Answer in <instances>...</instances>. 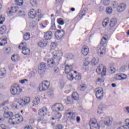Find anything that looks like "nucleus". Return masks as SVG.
Here are the masks:
<instances>
[{
  "label": "nucleus",
  "mask_w": 129,
  "mask_h": 129,
  "mask_svg": "<svg viewBox=\"0 0 129 129\" xmlns=\"http://www.w3.org/2000/svg\"><path fill=\"white\" fill-rule=\"evenodd\" d=\"M102 2L104 6H108L109 5V0H102Z\"/></svg>",
  "instance_id": "47"
},
{
  "label": "nucleus",
  "mask_w": 129,
  "mask_h": 129,
  "mask_svg": "<svg viewBox=\"0 0 129 129\" xmlns=\"http://www.w3.org/2000/svg\"><path fill=\"white\" fill-rule=\"evenodd\" d=\"M90 126L91 129H99V125L96 121V119L93 118L90 120Z\"/></svg>",
  "instance_id": "5"
},
{
  "label": "nucleus",
  "mask_w": 129,
  "mask_h": 129,
  "mask_svg": "<svg viewBox=\"0 0 129 129\" xmlns=\"http://www.w3.org/2000/svg\"><path fill=\"white\" fill-rule=\"evenodd\" d=\"M50 82L48 81H43L39 85V91H45V90H47L49 88V86H50Z\"/></svg>",
  "instance_id": "3"
},
{
  "label": "nucleus",
  "mask_w": 129,
  "mask_h": 129,
  "mask_svg": "<svg viewBox=\"0 0 129 129\" xmlns=\"http://www.w3.org/2000/svg\"><path fill=\"white\" fill-rule=\"evenodd\" d=\"M96 96L97 99L100 100L103 97V89L102 88H99L96 92Z\"/></svg>",
  "instance_id": "8"
},
{
  "label": "nucleus",
  "mask_w": 129,
  "mask_h": 129,
  "mask_svg": "<svg viewBox=\"0 0 129 129\" xmlns=\"http://www.w3.org/2000/svg\"><path fill=\"white\" fill-rule=\"evenodd\" d=\"M47 64L50 66V67H53L55 64V62L54 61V59L52 58H49L47 60Z\"/></svg>",
  "instance_id": "27"
},
{
  "label": "nucleus",
  "mask_w": 129,
  "mask_h": 129,
  "mask_svg": "<svg viewBox=\"0 0 129 129\" xmlns=\"http://www.w3.org/2000/svg\"><path fill=\"white\" fill-rule=\"evenodd\" d=\"M23 38L25 41H28V40H30L31 35H30V33H26L24 34Z\"/></svg>",
  "instance_id": "35"
},
{
  "label": "nucleus",
  "mask_w": 129,
  "mask_h": 129,
  "mask_svg": "<svg viewBox=\"0 0 129 129\" xmlns=\"http://www.w3.org/2000/svg\"><path fill=\"white\" fill-rule=\"evenodd\" d=\"M38 46L40 47L41 48H43V47H45V43H44V41H40L38 43Z\"/></svg>",
  "instance_id": "48"
},
{
  "label": "nucleus",
  "mask_w": 129,
  "mask_h": 129,
  "mask_svg": "<svg viewBox=\"0 0 129 129\" xmlns=\"http://www.w3.org/2000/svg\"><path fill=\"white\" fill-rule=\"evenodd\" d=\"M30 4L32 7L36 6L37 5V0H30Z\"/></svg>",
  "instance_id": "49"
},
{
  "label": "nucleus",
  "mask_w": 129,
  "mask_h": 129,
  "mask_svg": "<svg viewBox=\"0 0 129 129\" xmlns=\"http://www.w3.org/2000/svg\"><path fill=\"white\" fill-rule=\"evenodd\" d=\"M52 111H62L64 109V106L62 104L56 103L52 106Z\"/></svg>",
  "instance_id": "6"
},
{
  "label": "nucleus",
  "mask_w": 129,
  "mask_h": 129,
  "mask_svg": "<svg viewBox=\"0 0 129 129\" xmlns=\"http://www.w3.org/2000/svg\"><path fill=\"white\" fill-rule=\"evenodd\" d=\"M24 100L26 104H28V103H29L30 101H31V100L30 99V98H29V97H25L24 99Z\"/></svg>",
  "instance_id": "51"
},
{
  "label": "nucleus",
  "mask_w": 129,
  "mask_h": 129,
  "mask_svg": "<svg viewBox=\"0 0 129 129\" xmlns=\"http://www.w3.org/2000/svg\"><path fill=\"white\" fill-rule=\"evenodd\" d=\"M57 23L58 24H59V25H60L61 26H63V25L65 24V22H64V20H63L62 18L58 19Z\"/></svg>",
  "instance_id": "41"
},
{
  "label": "nucleus",
  "mask_w": 129,
  "mask_h": 129,
  "mask_svg": "<svg viewBox=\"0 0 129 129\" xmlns=\"http://www.w3.org/2000/svg\"><path fill=\"white\" fill-rule=\"evenodd\" d=\"M109 71L110 73L112 74V73H114L115 72V69L110 67L109 69Z\"/></svg>",
  "instance_id": "52"
},
{
  "label": "nucleus",
  "mask_w": 129,
  "mask_h": 129,
  "mask_svg": "<svg viewBox=\"0 0 129 129\" xmlns=\"http://www.w3.org/2000/svg\"><path fill=\"white\" fill-rule=\"evenodd\" d=\"M72 98L74 99V100H78L79 99V95L77 92H75L73 93Z\"/></svg>",
  "instance_id": "32"
},
{
  "label": "nucleus",
  "mask_w": 129,
  "mask_h": 129,
  "mask_svg": "<svg viewBox=\"0 0 129 129\" xmlns=\"http://www.w3.org/2000/svg\"><path fill=\"white\" fill-rule=\"evenodd\" d=\"M6 19L3 17V16L0 15V24L1 25H3L4 22H5V20Z\"/></svg>",
  "instance_id": "50"
},
{
  "label": "nucleus",
  "mask_w": 129,
  "mask_h": 129,
  "mask_svg": "<svg viewBox=\"0 0 129 129\" xmlns=\"http://www.w3.org/2000/svg\"><path fill=\"white\" fill-rule=\"evenodd\" d=\"M11 52V48H6V52L7 54H10Z\"/></svg>",
  "instance_id": "61"
},
{
  "label": "nucleus",
  "mask_w": 129,
  "mask_h": 129,
  "mask_svg": "<svg viewBox=\"0 0 129 129\" xmlns=\"http://www.w3.org/2000/svg\"><path fill=\"white\" fill-rule=\"evenodd\" d=\"M107 108V106L105 105H99L98 106V109L97 111V113L99 114H101Z\"/></svg>",
  "instance_id": "14"
},
{
  "label": "nucleus",
  "mask_w": 129,
  "mask_h": 129,
  "mask_svg": "<svg viewBox=\"0 0 129 129\" xmlns=\"http://www.w3.org/2000/svg\"><path fill=\"white\" fill-rule=\"evenodd\" d=\"M52 36L53 34L52 33V32H47L45 34L44 38L46 40H50V39H52Z\"/></svg>",
  "instance_id": "22"
},
{
  "label": "nucleus",
  "mask_w": 129,
  "mask_h": 129,
  "mask_svg": "<svg viewBox=\"0 0 129 129\" xmlns=\"http://www.w3.org/2000/svg\"><path fill=\"white\" fill-rule=\"evenodd\" d=\"M67 102L69 103V104H70V103H72V98L69 97L67 98Z\"/></svg>",
  "instance_id": "57"
},
{
  "label": "nucleus",
  "mask_w": 129,
  "mask_h": 129,
  "mask_svg": "<svg viewBox=\"0 0 129 129\" xmlns=\"http://www.w3.org/2000/svg\"><path fill=\"white\" fill-rule=\"evenodd\" d=\"M124 10H125V4L124 3L119 4L117 8V11L118 13H121V12H123Z\"/></svg>",
  "instance_id": "17"
},
{
  "label": "nucleus",
  "mask_w": 129,
  "mask_h": 129,
  "mask_svg": "<svg viewBox=\"0 0 129 129\" xmlns=\"http://www.w3.org/2000/svg\"><path fill=\"white\" fill-rule=\"evenodd\" d=\"M18 48L20 50L22 49V53L24 55H29L30 54V49L24 46V43H21L19 45Z\"/></svg>",
  "instance_id": "9"
},
{
  "label": "nucleus",
  "mask_w": 129,
  "mask_h": 129,
  "mask_svg": "<svg viewBox=\"0 0 129 129\" xmlns=\"http://www.w3.org/2000/svg\"><path fill=\"white\" fill-rule=\"evenodd\" d=\"M117 129H129V126L127 125L121 126L119 127Z\"/></svg>",
  "instance_id": "55"
},
{
  "label": "nucleus",
  "mask_w": 129,
  "mask_h": 129,
  "mask_svg": "<svg viewBox=\"0 0 129 129\" xmlns=\"http://www.w3.org/2000/svg\"><path fill=\"white\" fill-rule=\"evenodd\" d=\"M62 56H63V52H62V51L58 50V49L52 51V57L54 59L62 57Z\"/></svg>",
  "instance_id": "10"
},
{
  "label": "nucleus",
  "mask_w": 129,
  "mask_h": 129,
  "mask_svg": "<svg viewBox=\"0 0 129 129\" xmlns=\"http://www.w3.org/2000/svg\"><path fill=\"white\" fill-rule=\"evenodd\" d=\"M66 57L68 60H71L72 59H73L74 56L72 54H68L66 55Z\"/></svg>",
  "instance_id": "42"
},
{
  "label": "nucleus",
  "mask_w": 129,
  "mask_h": 129,
  "mask_svg": "<svg viewBox=\"0 0 129 129\" xmlns=\"http://www.w3.org/2000/svg\"><path fill=\"white\" fill-rule=\"evenodd\" d=\"M24 120V118L23 116H20L19 114H16L15 115H13L9 118V122L10 124H12V125H16V124H18L19 122H22Z\"/></svg>",
  "instance_id": "1"
},
{
  "label": "nucleus",
  "mask_w": 129,
  "mask_h": 129,
  "mask_svg": "<svg viewBox=\"0 0 129 129\" xmlns=\"http://www.w3.org/2000/svg\"><path fill=\"white\" fill-rule=\"evenodd\" d=\"M116 80H124L127 78V76L124 74L121 75H116L115 76Z\"/></svg>",
  "instance_id": "18"
},
{
  "label": "nucleus",
  "mask_w": 129,
  "mask_h": 129,
  "mask_svg": "<svg viewBox=\"0 0 129 129\" xmlns=\"http://www.w3.org/2000/svg\"><path fill=\"white\" fill-rule=\"evenodd\" d=\"M112 8L111 7H108L106 9V13L108 15H110V14L112 13Z\"/></svg>",
  "instance_id": "37"
},
{
  "label": "nucleus",
  "mask_w": 129,
  "mask_h": 129,
  "mask_svg": "<svg viewBox=\"0 0 129 129\" xmlns=\"http://www.w3.org/2000/svg\"><path fill=\"white\" fill-rule=\"evenodd\" d=\"M38 69L39 74H44L46 70V63L45 62H41L38 67Z\"/></svg>",
  "instance_id": "11"
},
{
  "label": "nucleus",
  "mask_w": 129,
  "mask_h": 129,
  "mask_svg": "<svg viewBox=\"0 0 129 129\" xmlns=\"http://www.w3.org/2000/svg\"><path fill=\"white\" fill-rule=\"evenodd\" d=\"M116 19H113L110 21L109 26L110 28H113L116 25Z\"/></svg>",
  "instance_id": "30"
},
{
  "label": "nucleus",
  "mask_w": 129,
  "mask_h": 129,
  "mask_svg": "<svg viewBox=\"0 0 129 129\" xmlns=\"http://www.w3.org/2000/svg\"><path fill=\"white\" fill-rule=\"evenodd\" d=\"M18 14L20 17H23V16H25V12H24L22 11H20L19 12Z\"/></svg>",
  "instance_id": "58"
},
{
  "label": "nucleus",
  "mask_w": 129,
  "mask_h": 129,
  "mask_svg": "<svg viewBox=\"0 0 129 129\" xmlns=\"http://www.w3.org/2000/svg\"><path fill=\"white\" fill-rule=\"evenodd\" d=\"M118 4H117V3L116 2H113L112 3V7L113 8H116L117 7Z\"/></svg>",
  "instance_id": "63"
},
{
  "label": "nucleus",
  "mask_w": 129,
  "mask_h": 129,
  "mask_svg": "<svg viewBox=\"0 0 129 129\" xmlns=\"http://www.w3.org/2000/svg\"><path fill=\"white\" fill-rule=\"evenodd\" d=\"M16 12L17 9L16 7H11V10H10V9H8L7 10L8 16H11V15H13V13H16Z\"/></svg>",
  "instance_id": "23"
},
{
  "label": "nucleus",
  "mask_w": 129,
  "mask_h": 129,
  "mask_svg": "<svg viewBox=\"0 0 129 129\" xmlns=\"http://www.w3.org/2000/svg\"><path fill=\"white\" fill-rule=\"evenodd\" d=\"M72 70V66L67 65L65 67V73L68 74H70Z\"/></svg>",
  "instance_id": "28"
},
{
  "label": "nucleus",
  "mask_w": 129,
  "mask_h": 129,
  "mask_svg": "<svg viewBox=\"0 0 129 129\" xmlns=\"http://www.w3.org/2000/svg\"><path fill=\"white\" fill-rule=\"evenodd\" d=\"M7 31V27L5 26H3L0 28V34L1 35H4Z\"/></svg>",
  "instance_id": "31"
},
{
  "label": "nucleus",
  "mask_w": 129,
  "mask_h": 129,
  "mask_svg": "<svg viewBox=\"0 0 129 129\" xmlns=\"http://www.w3.org/2000/svg\"><path fill=\"white\" fill-rule=\"evenodd\" d=\"M75 79L76 80H81V74L80 73H78L75 76Z\"/></svg>",
  "instance_id": "39"
},
{
  "label": "nucleus",
  "mask_w": 129,
  "mask_h": 129,
  "mask_svg": "<svg viewBox=\"0 0 129 129\" xmlns=\"http://www.w3.org/2000/svg\"><path fill=\"white\" fill-rule=\"evenodd\" d=\"M112 123V117H106L105 119L104 124L107 126H109Z\"/></svg>",
  "instance_id": "16"
},
{
  "label": "nucleus",
  "mask_w": 129,
  "mask_h": 129,
  "mask_svg": "<svg viewBox=\"0 0 129 129\" xmlns=\"http://www.w3.org/2000/svg\"><path fill=\"white\" fill-rule=\"evenodd\" d=\"M106 54V48L104 46H99V49L98 50V55L99 57H104Z\"/></svg>",
  "instance_id": "7"
},
{
  "label": "nucleus",
  "mask_w": 129,
  "mask_h": 129,
  "mask_svg": "<svg viewBox=\"0 0 129 129\" xmlns=\"http://www.w3.org/2000/svg\"><path fill=\"white\" fill-rule=\"evenodd\" d=\"M47 96L50 98H53V97H54V91H53L52 89L48 90Z\"/></svg>",
  "instance_id": "26"
},
{
  "label": "nucleus",
  "mask_w": 129,
  "mask_h": 129,
  "mask_svg": "<svg viewBox=\"0 0 129 129\" xmlns=\"http://www.w3.org/2000/svg\"><path fill=\"white\" fill-rule=\"evenodd\" d=\"M97 73H101L102 76H105L106 74V67L103 64H100L96 69Z\"/></svg>",
  "instance_id": "4"
},
{
  "label": "nucleus",
  "mask_w": 129,
  "mask_h": 129,
  "mask_svg": "<svg viewBox=\"0 0 129 129\" xmlns=\"http://www.w3.org/2000/svg\"><path fill=\"white\" fill-rule=\"evenodd\" d=\"M28 82V80L27 79H24V80H20L19 81V82H20V83H21V84H24L25 83V82Z\"/></svg>",
  "instance_id": "62"
},
{
  "label": "nucleus",
  "mask_w": 129,
  "mask_h": 129,
  "mask_svg": "<svg viewBox=\"0 0 129 129\" xmlns=\"http://www.w3.org/2000/svg\"><path fill=\"white\" fill-rule=\"evenodd\" d=\"M80 90H81V91H83L84 90H85L86 89V86L83 85H81L80 86Z\"/></svg>",
  "instance_id": "53"
},
{
  "label": "nucleus",
  "mask_w": 129,
  "mask_h": 129,
  "mask_svg": "<svg viewBox=\"0 0 129 129\" xmlns=\"http://www.w3.org/2000/svg\"><path fill=\"white\" fill-rule=\"evenodd\" d=\"M48 25V21H45L43 23L40 24L41 28H46Z\"/></svg>",
  "instance_id": "45"
},
{
  "label": "nucleus",
  "mask_w": 129,
  "mask_h": 129,
  "mask_svg": "<svg viewBox=\"0 0 129 129\" xmlns=\"http://www.w3.org/2000/svg\"><path fill=\"white\" fill-rule=\"evenodd\" d=\"M108 23H109V18H106L103 21L102 25L104 27H106V26L108 25Z\"/></svg>",
  "instance_id": "34"
},
{
  "label": "nucleus",
  "mask_w": 129,
  "mask_h": 129,
  "mask_svg": "<svg viewBox=\"0 0 129 129\" xmlns=\"http://www.w3.org/2000/svg\"><path fill=\"white\" fill-rule=\"evenodd\" d=\"M107 35H105L101 40V46H103V45H105V44L106 43V41H107Z\"/></svg>",
  "instance_id": "24"
},
{
  "label": "nucleus",
  "mask_w": 129,
  "mask_h": 129,
  "mask_svg": "<svg viewBox=\"0 0 129 129\" xmlns=\"http://www.w3.org/2000/svg\"><path fill=\"white\" fill-rule=\"evenodd\" d=\"M125 124L126 125H127L128 126L129 125V119H126L125 120Z\"/></svg>",
  "instance_id": "64"
},
{
  "label": "nucleus",
  "mask_w": 129,
  "mask_h": 129,
  "mask_svg": "<svg viewBox=\"0 0 129 129\" xmlns=\"http://www.w3.org/2000/svg\"><path fill=\"white\" fill-rule=\"evenodd\" d=\"M53 71L54 73L57 74L59 73V72H60V70L59 69V68H58V67H55L53 68Z\"/></svg>",
  "instance_id": "46"
},
{
  "label": "nucleus",
  "mask_w": 129,
  "mask_h": 129,
  "mask_svg": "<svg viewBox=\"0 0 129 129\" xmlns=\"http://www.w3.org/2000/svg\"><path fill=\"white\" fill-rule=\"evenodd\" d=\"M98 60H97L96 58H94L91 60V64L93 66H95L96 64H98Z\"/></svg>",
  "instance_id": "44"
},
{
  "label": "nucleus",
  "mask_w": 129,
  "mask_h": 129,
  "mask_svg": "<svg viewBox=\"0 0 129 129\" xmlns=\"http://www.w3.org/2000/svg\"><path fill=\"white\" fill-rule=\"evenodd\" d=\"M7 74V71L6 69H1L0 70V78H4Z\"/></svg>",
  "instance_id": "25"
},
{
  "label": "nucleus",
  "mask_w": 129,
  "mask_h": 129,
  "mask_svg": "<svg viewBox=\"0 0 129 129\" xmlns=\"http://www.w3.org/2000/svg\"><path fill=\"white\" fill-rule=\"evenodd\" d=\"M22 89L18 84L13 85L10 89V92L12 95H18L21 93Z\"/></svg>",
  "instance_id": "2"
},
{
  "label": "nucleus",
  "mask_w": 129,
  "mask_h": 129,
  "mask_svg": "<svg viewBox=\"0 0 129 129\" xmlns=\"http://www.w3.org/2000/svg\"><path fill=\"white\" fill-rule=\"evenodd\" d=\"M17 6H23L24 4V0H15Z\"/></svg>",
  "instance_id": "38"
},
{
  "label": "nucleus",
  "mask_w": 129,
  "mask_h": 129,
  "mask_svg": "<svg viewBox=\"0 0 129 129\" xmlns=\"http://www.w3.org/2000/svg\"><path fill=\"white\" fill-rule=\"evenodd\" d=\"M64 31L62 30H57L55 32V37H56V39H62L64 37Z\"/></svg>",
  "instance_id": "12"
},
{
  "label": "nucleus",
  "mask_w": 129,
  "mask_h": 129,
  "mask_svg": "<svg viewBox=\"0 0 129 129\" xmlns=\"http://www.w3.org/2000/svg\"><path fill=\"white\" fill-rule=\"evenodd\" d=\"M89 52V48L88 46H84L82 49V53L84 56H87Z\"/></svg>",
  "instance_id": "20"
},
{
  "label": "nucleus",
  "mask_w": 129,
  "mask_h": 129,
  "mask_svg": "<svg viewBox=\"0 0 129 129\" xmlns=\"http://www.w3.org/2000/svg\"><path fill=\"white\" fill-rule=\"evenodd\" d=\"M62 128H63V126L61 124H58L55 127V129H62Z\"/></svg>",
  "instance_id": "59"
},
{
  "label": "nucleus",
  "mask_w": 129,
  "mask_h": 129,
  "mask_svg": "<svg viewBox=\"0 0 129 129\" xmlns=\"http://www.w3.org/2000/svg\"><path fill=\"white\" fill-rule=\"evenodd\" d=\"M7 37L5 36H3L0 38V46H5L8 42L7 41Z\"/></svg>",
  "instance_id": "21"
},
{
  "label": "nucleus",
  "mask_w": 129,
  "mask_h": 129,
  "mask_svg": "<svg viewBox=\"0 0 129 129\" xmlns=\"http://www.w3.org/2000/svg\"><path fill=\"white\" fill-rule=\"evenodd\" d=\"M67 78L69 79V80H70L71 81L74 79V77H73V75L71 73L68 74V75H67Z\"/></svg>",
  "instance_id": "43"
},
{
  "label": "nucleus",
  "mask_w": 129,
  "mask_h": 129,
  "mask_svg": "<svg viewBox=\"0 0 129 129\" xmlns=\"http://www.w3.org/2000/svg\"><path fill=\"white\" fill-rule=\"evenodd\" d=\"M0 129H8V126L4 124H0Z\"/></svg>",
  "instance_id": "54"
},
{
  "label": "nucleus",
  "mask_w": 129,
  "mask_h": 129,
  "mask_svg": "<svg viewBox=\"0 0 129 129\" xmlns=\"http://www.w3.org/2000/svg\"><path fill=\"white\" fill-rule=\"evenodd\" d=\"M33 104H35V105H37L40 103V98L39 97H36L35 99H33Z\"/></svg>",
  "instance_id": "36"
},
{
  "label": "nucleus",
  "mask_w": 129,
  "mask_h": 129,
  "mask_svg": "<svg viewBox=\"0 0 129 129\" xmlns=\"http://www.w3.org/2000/svg\"><path fill=\"white\" fill-rule=\"evenodd\" d=\"M18 58V56L17 55H13L11 57V60L12 61H17V59Z\"/></svg>",
  "instance_id": "56"
},
{
  "label": "nucleus",
  "mask_w": 129,
  "mask_h": 129,
  "mask_svg": "<svg viewBox=\"0 0 129 129\" xmlns=\"http://www.w3.org/2000/svg\"><path fill=\"white\" fill-rule=\"evenodd\" d=\"M28 16L30 19H35L37 16V12L35 9H31L29 12Z\"/></svg>",
  "instance_id": "15"
},
{
  "label": "nucleus",
  "mask_w": 129,
  "mask_h": 129,
  "mask_svg": "<svg viewBox=\"0 0 129 129\" xmlns=\"http://www.w3.org/2000/svg\"><path fill=\"white\" fill-rule=\"evenodd\" d=\"M47 112H48L47 108L44 107V108H42L41 109L39 110L38 114L41 116H45V115L47 114Z\"/></svg>",
  "instance_id": "19"
},
{
  "label": "nucleus",
  "mask_w": 129,
  "mask_h": 129,
  "mask_svg": "<svg viewBox=\"0 0 129 129\" xmlns=\"http://www.w3.org/2000/svg\"><path fill=\"white\" fill-rule=\"evenodd\" d=\"M84 66H88V65H89V61H88V60H85L84 62Z\"/></svg>",
  "instance_id": "60"
},
{
  "label": "nucleus",
  "mask_w": 129,
  "mask_h": 129,
  "mask_svg": "<svg viewBox=\"0 0 129 129\" xmlns=\"http://www.w3.org/2000/svg\"><path fill=\"white\" fill-rule=\"evenodd\" d=\"M57 48V45H56V43L55 42H52L51 44V51H54L55 50H56Z\"/></svg>",
  "instance_id": "33"
},
{
  "label": "nucleus",
  "mask_w": 129,
  "mask_h": 129,
  "mask_svg": "<svg viewBox=\"0 0 129 129\" xmlns=\"http://www.w3.org/2000/svg\"><path fill=\"white\" fill-rule=\"evenodd\" d=\"M66 114H67L68 117L70 118V120H71V121H72V120H75L76 118V114L75 113L68 112L67 111Z\"/></svg>",
  "instance_id": "13"
},
{
  "label": "nucleus",
  "mask_w": 129,
  "mask_h": 129,
  "mask_svg": "<svg viewBox=\"0 0 129 129\" xmlns=\"http://www.w3.org/2000/svg\"><path fill=\"white\" fill-rule=\"evenodd\" d=\"M18 103L19 105H21L22 106H24V105H26V104H27L24 99H20L18 102Z\"/></svg>",
  "instance_id": "40"
},
{
  "label": "nucleus",
  "mask_w": 129,
  "mask_h": 129,
  "mask_svg": "<svg viewBox=\"0 0 129 129\" xmlns=\"http://www.w3.org/2000/svg\"><path fill=\"white\" fill-rule=\"evenodd\" d=\"M13 115H14V114L12 112L5 113L4 114V116L5 118H9V119L11 118V117H12Z\"/></svg>",
  "instance_id": "29"
}]
</instances>
